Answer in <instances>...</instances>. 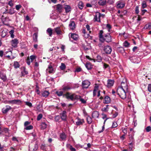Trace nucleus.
Wrapping results in <instances>:
<instances>
[{"mask_svg":"<svg viewBox=\"0 0 151 151\" xmlns=\"http://www.w3.org/2000/svg\"><path fill=\"white\" fill-rule=\"evenodd\" d=\"M14 104H19L21 103V101L19 100H14Z\"/></svg>","mask_w":151,"mask_h":151,"instance_id":"40","label":"nucleus"},{"mask_svg":"<svg viewBox=\"0 0 151 151\" xmlns=\"http://www.w3.org/2000/svg\"><path fill=\"white\" fill-rule=\"evenodd\" d=\"M103 50L106 54H110L112 51V49L110 46L106 45L104 46Z\"/></svg>","mask_w":151,"mask_h":151,"instance_id":"4","label":"nucleus"},{"mask_svg":"<svg viewBox=\"0 0 151 151\" xmlns=\"http://www.w3.org/2000/svg\"><path fill=\"white\" fill-rule=\"evenodd\" d=\"M8 13L10 14H12L14 13V11L13 9H10Z\"/></svg>","mask_w":151,"mask_h":151,"instance_id":"52","label":"nucleus"},{"mask_svg":"<svg viewBox=\"0 0 151 151\" xmlns=\"http://www.w3.org/2000/svg\"><path fill=\"white\" fill-rule=\"evenodd\" d=\"M60 69L63 70H64L66 68L65 65L63 63H61V65L60 66Z\"/></svg>","mask_w":151,"mask_h":151,"instance_id":"41","label":"nucleus"},{"mask_svg":"<svg viewBox=\"0 0 151 151\" xmlns=\"http://www.w3.org/2000/svg\"><path fill=\"white\" fill-rule=\"evenodd\" d=\"M108 105H107L106 106V107H104L103 109H102V111H107L109 109V108L108 107Z\"/></svg>","mask_w":151,"mask_h":151,"instance_id":"47","label":"nucleus"},{"mask_svg":"<svg viewBox=\"0 0 151 151\" xmlns=\"http://www.w3.org/2000/svg\"><path fill=\"white\" fill-rule=\"evenodd\" d=\"M47 127V124L44 122H42L41 125V128L42 129H44Z\"/></svg>","mask_w":151,"mask_h":151,"instance_id":"34","label":"nucleus"},{"mask_svg":"<svg viewBox=\"0 0 151 151\" xmlns=\"http://www.w3.org/2000/svg\"><path fill=\"white\" fill-rule=\"evenodd\" d=\"M54 29L57 35H59L61 34V31L59 27H58L55 28H54Z\"/></svg>","mask_w":151,"mask_h":151,"instance_id":"22","label":"nucleus"},{"mask_svg":"<svg viewBox=\"0 0 151 151\" xmlns=\"http://www.w3.org/2000/svg\"><path fill=\"white\" fill-rule=\"evenodd\" d=\"M30 122L28 121H26L24 122V126L26 127L27 126H28V125L30 124Z\"/></svg>","mask_w":151,"mask_h":151,"instance_id":"56","label":"nucleus"},{"mask_svg":"<svg viewBox=\"0 0 151 151\" xmlns=\"http://www.w3.org/2000/svg\"><path fill=\"white\" fill-rule=\"evenodd\" d=\"M81 70V68L80 67L77 68L75 71V72H80Z\"/></svg>","mask_w":151,"mask_h":151,"instance_id":"60","label":"nucleus"},{"mask_svg":"<svg viewBox=\"0 0 151 151\" xmlns=\"http://www.w3.org/2000/svg\"><path fill=\"white\" fill-rule=\"evenodd\" d=\"M8 4L11 6H12L13 5V1H12L11 0L9 2Z\"/></svg>","mask_w":151,"mask_h":151,"instance_id":"62","label":"nucleus"},{"mask_svg":"<svg viewBox=\"0 0 151 151\" xmlns=\"http://www.w3.org/2000/svg\"><path fill=\"white\" fill-rule=\"evenodd\" d=\"M121 84V87H119L118 88H122L123 89L126 90L127 91L128 87L126 82H122Z\"/></svg>","mask_w":151,"mask_h":151,"instance_id":"12","label":"nucleus"},{"mask_svg":"<svg viewBox=\"0 0 151 151\" xmlns=\"http://www.w3.org/2000/svg\"><path fill=\"white\" fill-rule=\"evenodd\" d=\"M12 108L10 106H6L5 107L2 109V112L4 114H6Z\"/></svg>","mask_w":151,"mask_h":151,"instance_id":"11","label":"nucleus"},{"mask_svg":"<svg viewBox=\"0 0 151 151\" xmlns=\"http://www.w3.org/2000/svg\"><path fill=\"white\" fill-rule=\"evenodd\" d=\"M114 83V81L113 80L109 79L107 81V86L108 88H110L113 86Z\"/></svg>","mask_w":151,"mask_h":151,"instance_id":"15","label":"nucleus"},{"mask_svg":"<svg viewBox=\"0 0 151 151\" xmlns=\"http://www.w3.org/2000/svg\"><path fill=\"white\" fill-rule=\"evenodd\" d=\"M47 32L49 36L51 37L52 35V28H48L46 31Z\"/></svg>","mask_w":151,"mask_h":151,"instance_id":"21","label":"nucleus"},{"mask_svg":"<svg viewBox=\"0 0 151 151\" xmlns=\"http://www.w3.org/2000/svg\"><path fill=\"white\" fill-rule=\"evenodd\" d=\"M129 139L130 140V142H133L134 141V139L133 137V136L132 135H129Z\"/></svg>","mask_w":151,"mask_h":151,"instance_id":"45","label":"nucleus"},{"mask_svg":"<svg viewBox=\"0 0 151 151\" xmlns=\"http://www.w3.org/2000/svg\"><path fill=\"white\" fill-rule=\"evenodd\" d=\"M63 96L65 97L67 99H70L73 101L76 99H80V101L83 104L86 103V101L83 98H80L81 96L76 95L75 93L71 94L69 92H67L63 95Z\"/></svg>","mask_w":151,"mask_h":151,"instance_id":"2","label":"nucleus"},{"mask_svg":"<svg viewBox=\"0 0 151 151\" xmlns=\"http://www.w3.org/2000/svg\"><path fill=\"white\" fill-rule=\"evenodd\" d=\"M145 29H151V22L148 23L144 27Z\"/></svg>","mask_w":151,"mask_h":151,"instance_id":"29","label":"nucleus"},{"mask_svg":"<svg viewBox=\"0 0 151 151\" xmlns=\"http://www.w3.org/2000/svg\"><path fill=\"white\" fill-rule=\"evenodd\" d=\"M33 40L35 42L37 41V34L36 33H35L33 35Z\"/></svg>","mask_w":151,"mask_h":151,"instance_id":"30","label":"nucleus"},{"mask_svg":"<svg viewBox=\"0 0 151 151\" xmlns=\"http://www.w3.org/2000/svg\"><path fill=\"white\" fill-rule=\"evenodd\" d=\"M130 59L134 63H139L140 61V58H137L135 56H133L130 57Z\"/></svg>","mask_w":151,"mask_h":151,"instance_id":"6","label":"nucleus"},{"mask_svg":"<svg viewBox=\"0 0 151 151\" xmlns=\"http://www.w3.org/2000/svg\"><path fill=\"white\" fill-rule=\"evenodd\" d=\"M99 113L97 111H94L92 114V116L93 118L96 119L98 118Z\"/></svg>","mask_w":151,"mask_h":151,"instance_id":"16","label":"nucleus"},{"mask_svg":"<svg viewBox=\"0 0 151 151\" xmlns=\"http://www.w3.org/2000/svg\"><path fill=\"white\" fill-rule=\"evenodd\" d=\"M18 43V40L17 39H14L12 40V45L14 47H17V45Z\"/></svg>","mask_w":151,"mask_h":151,"instance_id":"13","label":"nucleus"},{"mask_svg":"<svg viewBox=\"0 0 151 151\" xmlns=\"http://www.w3.org/2000/svg\"><path fill=\"white\" fill-rule=\"evenodd\" d=\"M147 5L146 2L144 1H143L142 4V9L146 8L147 7Z\"/></svg>","mask_w":151,"mask_h":151,"instance_id":"43","label":"nucleus"},{"mask_svg":"<svg viewBox=\"0 0 151 151\" xmlns=\"http://www.w3.org/2000/svg\"><path fill=\"white\" fill-rule=\"evenodd\" d=\"M84 122V121L83 119L78 118L77 119V121L76 122V125L77 126H79L82 124Z\"/></svg>","mask_w":151,"mask_h":151,"instance_id":"14","label":"nucleus"},{"mask_svg":"<svg viewBox=\"0 0 151 151\" xmlns=\"http://www.w3.org/2000/svg\"><path fill=\"white\" fill-rule=\"evenodd\" d=\"M117 123L115 122H114L113 123L112 127V128H115L117 126Z\"/></svg>","mask_w":151,"mask_h":151,"instance_id":"53","label":"nucleus"},{"mask_svg":"<svg viewBox=\"0 0 151 151\" xmlns=\"http://www.w3.org/2000/svg\"><path fill=\"white\" fill-rule=\"evenodd\" d=\"M69 27L70 29L73 30L76 28V25L74 21H71L69 24Z\"/></svg>","mask_w":151,"mask_h":151,"instance_id":"10","label":"nucleus"},{"mask_svg":"<svg viewBox=\"0 0 151 151\" xmlns=\"http://www.w3.org/2000/svg\"><path fill=\"white\" fill-rule=\"evenodd\" d=\"M95 61H96L98 62H100L102 60V57L99 55H97L96 57V59L95 60Z\"/></svg>","mask_w":151,"mask_h":151,"instance_id":"28","label":"nucleus"},{"mask_svg":"<svg viewBox=\"0 0 151 151\" xmlns=\"http://www.w3.org/2000/svg\"><path fill=\"white\" fill-rule=\"evenodd\" d=\"M64 8L66 13H68L71 11V8L69 5H65Z\"/></svg>","mask_w":151,"mask_h":151,"instance_id":"23","label":"nucleus"},{"mask_svg":"<svg viewBox=\"0 0 151 151\" xmlns=\"http://www.w3.org/2000/svg\"><path fill=\"white\" fill-rule=\"evenodd\" d=\"M25 104L26 105H27L30 107L32 106V104L29 102H25Z\"/></svg>","mask_w":151,"mask_h":151,"instance_id":"54","label":"nucleus"},{"mask_svg":"<svg viewBox=\"0 0 151 151\" xmlns=\"http://www.w3.org/2000/svg\"><path fill=\"white\" fill-rule=\"evenodd\" d=\"M60 117L61 119L63 121H66L67 119L66 112L65 111H64L60 114Z\"/></svg>","mask_w":151,"mask_h":151,"instance_id":"9","label":"nucleus"},{"mask_svg":"<svg viewBox=\"0 0 151 151\" xmlns=\"http://www.w3.org/2000/svg\"><path fill=\"white\" fill-rule=\"evenodd\" d=\"M26 69L24 68V70L22 72V76H24L25 75L28 74V72L26 70Z\"/></svg>","mask_w":151,"mask_h":151,"instance_id":"42","label":"nucleus"},{"mask_svg":"<svg viewBox=\"0 0 151 151\" xmlns=\"http://www.w3.org/2000/svg\"><path fill=\"white\" fill-rule=\"evenodd\" d=\"M117 7L119 9H122L125 6V2L123 1H120L116 3Z\"/></svg>","mask_w":151,"mask_h":151,"instance_id":"5","label":"nucleus"},{"mask_svg":"<svg viewBox=\"0 0 151 151\" xmlns=\"http://www.w3.org/2000/svg\"><path fill=\"white\" fill-rule=\"evenodd\" d=\"M90 27L87 24V25H86V28L87 29L88 31H89V32L90 33H91V31L90 30Z\"/></svg>","mask_w":151,"mask_h":151,"instance_id":"57","label":"nucleus"},{"mask_svg":"<svg viewBox=\"0 0 151 151\" xmlns=\"http://www.w3.org/2000/svg\"><path fill=\"white\" fill-rule=\"evenodd\" d=\"M87 121L88 124H91L92 122V119L90 116H88L87 118Z\"/></svg>","mask_w":151,"mask_h":151,"instance_id":"32","label":"nucleus"},{"mask_svg":"<svg viewBox=\"0 0 151 151\" xmlns=\"http://www.w3.org/2000/svg\"><path fill=\"white\" fill-rule=\"evenodd\" d=\"M148 90L149 92H151V84L148 85Z\"/></svg>","mask_w":151,"mask_h":151,"instance_id":"63","label":"nucleus"},{"mask_svg":"<svg viewBox=\"0 0 151 151\" xmlns=\"http://www.w3.org/2000/svg\"><path fill=\"white\" fill-rule=\"evenodd\" d=\"M63 7L62 5L60 4H58L56 5V9L59 12H62Z\"/></svg>","mask_w":151,"mask_h":151,"instance_id":"19","label":"nucleus"},{"mask_svg":"<svg viewBox=\"0 0 151 151\" xmlns=\"http://www.w3.org/2000/svg\"><path fill=\"white\" fill-rule=\"evenodd\" d=\"M135 12L137 14H138L139 13V7L138 6H136L135 8Z\"/></svg>","mask_w":151,"mask_h":151,"instance_id":"61","label":"nucleus"},{"mask_svg":"<svg viewBox=\"0 0 151 151\" xmlns=\"http://www.w3.org/2000/svg\"><path fill=\"white\" fill-rule=\"evenodd\" d=\"M60 137L62 139H64L66 138V135L64 133H63L60 134Z\"/></svg>","mask_w":151,"mask_h":151,"instance_id":"36","label":"nucleus"},{"mask_svg":"<svg viewBox=\"0 0 151 151\" xmlns=\"http://www.w3.org/2000/svg\"><path fill=\"white\" fill-rule=\"evenodd\" d=\"M118 51L120 52H121L123 53L124 52V49L123 47H119L117 49Z\"/></svg>","mask_w":151,"mask_h":151,"instance_id":"48","label":"nucleus"},{"mask_svg":"<svg viewBox=\"0 0 151 151\" xmlns=\"http://www.w3.org/2000/svg\"><path fill=\"white\" fill-rule=\"evenodd\" d=\"M38 145L37 143H36L35 145V148L33 149L34 151H35L37 150L38 148Z\"/></svg>","mask_w":151,"mask_h":151,"instance_id":"49","label":"nucleus"},{"mask_svg":"<svg viewBox=\"0 0 151 151\" xmlns=\"http://www.w3.org/2000/svg\"><path fill=\"white\" fill-rule=\"evenodd\" d=\"M90 84V82L87 80L83 81L82 83V85L83 88H88Z\"/></svg>","mask_w":151,"mask_h":151,"instance_id":"7","label":"nucleus"},{"mask_svg":"<svg viewBox=\"0 0 151 151\" xmlns=\"http://www.w3.org/2000/svg\"><path fill=\"white\" fill-rule=\"evenodd\" d=\"M84 6L83 4L82 1H80L78 3V7L79 9H82Z\"/></svg>","mask_w":151,"mask_h":151,"instance_id":"31","label":"nucleus"},{"mask_svg":"<svg viewBox=\"0 0 151 151\" xmlns=\"http://www.w3.org/2000/svg\"><path fill=\"white\" fill-rule=\"evenodd\" d=\"M124 46L125 47H128L129 45V44L127 41H125L123 43Z\"/></svg>","mask_w":151,"mask_h":151,"instance_id":"38","label":"nucleus"},{"mask_svg":"<svg viewBox=\"0 0 151 151\" xmlns=\"http://www.w3.org/2000/svg\"><path fill=\"white\" fill-rule=\"evenodd\" d=\"M0 77L4 81H5L6 80V76L3 73H1L0 74Z\"/></svg>","mask_w":151,"mask_h":151,"instance_id":"27","label":"nucleus"},{"mask_svg":"<svg viewBox=\"0 0 151 151\" xmlns=\"http://www.w3.org/2000/svg\"><path fill=\"white\" fill-rule=\"evenodd\" d=\"M104 99L106 103L108 104L109 102L110 101V98L109 96H106L105 97Z\"/></svg>","mask_w":151,"mask_h":151,"instance_id":"35","label":"nucleus"},{"mask_svg":"<svg viewBox=\"0 0 151 151\" xmlns=\"http://www.w3.org/2000/svg\"><path fill=\"white\" fill-rule=\"evenodd\" d=\"M21 7L22 6L20 5H17L16 6V9L17 10H19Z\"/></svg>","mask_w":151,"mask_h":151,"instance_id":"59","label":"nucleus"},{"mask_svg":"<svg viewBox=\"0 0 151 151\" xmlns=\"http://www.w3.org/2000/svg\"><path fill=\"white\" fill-rule=\"evenodd\" d=\"M70 150L71 151H76V149L73 147L72 146H70Z\"/></svg>","mask_w":151,"mask_h":151,"instance_id":"64","label":"nucleus"},{"mask_svg":"<svg viewBox=\"0 0 151 151\" xmlns=\"http://www.w3.org/2000/svg\"><path fill=\"white\" fill-rule=\"evenodd\" d=\"M71 37L74 40H76L78 39V35L74 33H71Z\"/></svg>","mask_w":151,"mask_h":151,"instance_id":"24","label":"nucleus"},{"mask_svg":"<svg viewBox=\"0 0 151 151\" xmlns=\"http://www.w3.org/2000/svg\"><path fill=\"white\" fill-rule=\"evenodd\" d=\"M42 114H40L37 116V120L38 121L40 120L42 117Z\"/></svg>","mask_w":151,"mask_h":151,"instance_id":"51","label":"nucleus"},{"mask_svg":"<svg viewBox=\"0 0 151 151\" xmlns=\"http://www.w3.org/2000/svg\"><path fill=\"white\" fill-rule=\"evenodd\" d=\"M30 59L31 60V62H32L33 60L35 58H36V56H34V55H31L30 56Z\"/></svg>","mask_w":151,"mask_h":151,"instance_id":"58","label":"nucleus"},{"mask_svg":"<svg viewBox=\"0 0 151 151\" xmlns=\"http://www.w3.org/2000/svg\"><path fill=\"white\" fill-rule=\"evenodd\" d=\"M9 33L11 35V37L12 38H13L14 37V35L13 34L14 32V31L13 30H11L9 31Z\"/></svg>","mask_w":151,"mask_h":151,"instance_id":"46","label":"nucleus"},{"mask_svg":"<svg viewBox=\"0 0 151 151\" xmlns=\"http://www.w3.org/2000/svg\"><path fill=\"white\" fill-rule=\"evenodd\" d=\"M85 66L88 70H90L93 67L92 65L90 62H87L86 63Z\"/></svg>","mask_w":151,"mask_h":151,"instance_id":"20","label":"nucleus"},{"mask_svg":"<svg viewBox=\"0 0 151 151\" xmlns=\"http://www.w3.org/2000/svg\"><path fill=\"white\" fill-rule=\"evenodd\" d=\"M126 91H127L126 90L123 89L122 88H118L117 89V93L121 98L124 99L126 97Z\"/></svg>","mask_w":151,"mask_h":151,"instance_id":"3","label":"nucleus"},{"mask_svg":"<svg viewBox=\"0 0 151 151\" xmlns=\"http://www.w3.org/2000/svg\"><path fill=\"white\" fill-rule=\"evenodd\" d=\"M14 66L15 68H17L19 67L20 65L18 62L15 61L14 62Z\"/></svg>","mask_w":151,"mask_h":151,"instance_id":"33","label":"nucleus"},{"mask_svg":"<svg viewBox=\"0 0 151 151\" xmlns=\"http://www.w3.org/2000/svg\"><path fill=\"white\" fill-rule=\"evenodd\" d=\"M33 128V126L32 125H30L25 127L24 129H25L27 130H29L32 129Z\"/></svg>","mask_w":151,"mask_h":151,"instance_id":"39","label":"nucleus"},{"mask_svg":"<svg viewBox=\"0 0 151 151\" xmlns=\"http://www.w3.org/2000/svg\"><path fill=\"white\" fill-rule=\"evenodd\" d=\"M56 93L59 96H61L63 95V92L62 91H57Z\"/></svg>","mask_w":151,"mask_h":151,"instance_id":"44","label":"nucleus"},{"mask_svg":"<svg viewBox=\"0 0 151 151\" xmlns=\"http://www.w3.org/2000/svg\"><path fill=\"white\" fill-rule=\"evenodd\" d=\"M100 13L98 12H96V15H95L93 19L94 22H100Z\"/></svg>","mask_w":151,"mask_h":151,"instance_id":"8","label":"nucleus"},{"mask_svg":"<svg viewBox=\"0 0 151 151\" xmlns=\"http://www.w3.org/2000/svg\"><path fill=\"white\" fill-rule=\"evenodd\" d=\"M106 2V0H99L98 3L99 5L101 6H103L105 4Z\"/></svg>","mask_w":151,"mask_h":151,"instance_id":"26","label":"nucleus"},{"mask_svg":"<svg viewBox=\"0 0 151 151\" xmlns=\"http://www.w3.org/2000/svg\"><path fill=\"white\" fill-rule=\"evenodd\" d=\"M60 117L59 115L56 116L55 118V120L57 122L59 121L60 119Z\"/></svg>","mask_w":151,"mask_h":151,"instance_id":"55","label":"nucleus"},{"mask_svg":"<svg viewBox=\"0 0 151 151\" xmlns=\"http://www.w3.org/2000/svg\"><path fill=\"white\" fill-rule=\"evenodd\" d=\"M71 88L70 86L67 85L63 86V87L62 90L64 91H68Z\"/></svg>","mask_w":151,"mask_h":151,"instance_id":"18","label":"nucleus"},{"mask_svg":"<svg viewBox=\"0 0 151 151\" xmlns=\"http://www.w3.org/2000/svg\"><path fill=\"white\" fill-rule=\"evenodd\" d=\"M106 27L108 29L109 32H110V29L111 28V26L109 24H107Z\"/></svg>","mask_w":151,"mask_h":151,"instance_id":"37","label":"nucleus"},{"mask_svg":"<svg viewBox=\"0 0 151 151\" xmlns=\"http://www.w3.org/2000/svg\"><path fill=\"white\" fill-rule=\"evenodd\" d=\"M49 94V93L48 91H44L42 93L43 96L45 97H47Z\"/></svg>","mask_w":151,"mask_h":151,"instance_id":"25","label":"nucleus"},{"mask_svg":"<svg viewBox=\"0 0 151 151\" xmlns=\"http://www.w3.org/2000/svg\"><path fill=\"white\" fill-rule=\"evenodd\" d=\"M104 32L102 30H101L99 33V37L100 41L104 42L106 41L107 42H109L112 41V38L110 33H107L103 35Z\"/></svg>","mask_w":151,"mask_h":151,"instance_id":"1","label":"nucleus"},{"mask_svg":"<svg viewBox=\"0 0 151 151\" xmlns=\"http://www.w3.org/2000/svg\"><path fill=\"white\" fill-rule=\"evenodd\" d=\"M146 131L147 132H149L151 130V127L150 126H148L146 128Z\"/></svg>","mask_w":151,"mask_h":151,"instance_id":"50","label":"nucleus"},{"mask_svg":"<svg viewBox=\"0 0 151 151\" xmlns=\"http://www.w3.org/2000/svg\"><path fill=\"white\" fill-rule=\"evenodd\" d=\"M47 70L50 73H52L54 71L52 66L50 65H48V67L47 69Z\"/></svg>","mask_w":151,"mask_h":151,"instance_id":"17","label":"nucleus"}]
</instances>
